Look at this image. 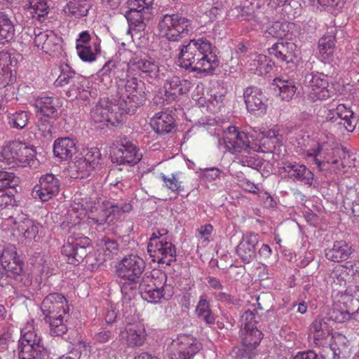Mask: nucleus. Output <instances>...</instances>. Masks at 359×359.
<instances>
[{"label":"nucleus","mask_w":359,"mask_h":359,"mask_svg":"<svg viewBox=\"0 0 359 359\" xmlns=\"http://www.w3.org/2000/svg\"><path fill=\"white\" fill-rule=\"evenodd\" d=\"M175 52L180 66L191 72H210L218 66V60L212 53V43L206 39L190 40L182 44Z\"/></svg>","instance_id":"nucleus-1"},{"label":"nucleus","mask_w":359,"mask_h":359,"mask_svg":"<svg viewBox=\"0 0 359 359\" xmlns=\"http://www.w3.org/2000/svg\"><path fill=\"white\" fill-rule=\"evenodd\" d=\"M41 310L51 335L62 336L67 332L65 323L69 318V308L63 294L54 292L47 295L41 303Z\"/></svg>","instance_id":"nucleus-2"},{"label":"nucleus","mask_w":359,"mask_h":359,"mask_svg":"<svg viewBox=\"0 0 359 359\" xmlns=\"http://www.w3.org/2000/svg\"><path fill=\"white\" fill-rule=\"evenodd\" d=\"M145 266L143 259L135 255L125 257L116 264V274L123 280L121 290L125 299L135 296Z\"/></svg>","instance_id":"nucleus-3"},{"label":"nucleus","mask_w":359,"mask_h":359,"mask_svg":"<svg viewBox=\"0 0 359 359\" xmlns=\"http://www.w3.org/2000/svg\"><path fill=\"white\" fill-rule=\"evenodd\" d=\"M144 83L136 77L126 81L123 88H118L116 96L120 109L127 114H135L136 109L146 100Z\"/></svg>","instance_id":"nucleus-4"},{"label":"nucleus","mask_w":359,"mask_h":359,"mask_svg":"<svg viewBox=\"0 0 359 359\" xmlns=\"http://www.w3.org/2000/svg\"><path fill=\"white\" fill-rule=\"evenodd\" d=\"M160 34L169 41H179L193 31L191 20L180 14L164 15L158 22Z\"/></svg>","instance_id":"nucleus-5"},{"label":"nucleus","mask_w":359,"mask_h":359,"mask_svg":"<svg viewBox=\"0 0 359 359\" xmlns=\"http://www.w3.org/2000/svg\"><path fill=\"white\" fill-rule=\"evenodd\" d=\"M21 336L18 348V359H50L41 337L34 330L24 328Z\"/></svg>","instance_id":"nucleus-6"},{"label":"nucleus","mask_w":359,"mask_h":359,"mask_svg":"<svg viewBox=\"0 0 359 359\" xmlns=\"http://www.w3.org/2000/svg\"><path fill=\"white\" fill-rule=\"evenodd\" d=\"M126 111L121 110L116 98L111 100L100 99L92 108L90 116L95 123L116 126L123 121Z\"/></svg>","instance_id":"nucleus-7"},{"label":"nucleus","mask_w":359,"mask_h":359,"mask_svg":"<svg viewBox=\"0 0 359 359\" xmlns=\"http://www.w3.org/2000/svg\"><path fill=\"white\" fill-rule=\"evenodd\" d=\"M90 243V240L86 236H69L62 247L61 252L67 257L69 264L77 266L78 262L93 250Z\"/></svg>","instance_id":"nucleus-8"},{"label":"nucleus","mask_w":359,"mask_h":359,"mask_svg":"<svg viewBox=\"0 0 359 359\" xmlns=\"http://www.w3.org/2000/svg\"><path fill=\"white\" fill-rule=\"evenodd\" d=\"M201 347V344L191 335H180L172 342L170 359H191Z\"/></svg>","instance_id":"nucleus-9"},{"label":"nucleus","mask_w":359,"mask_h":359,"mask_svg":"<svg viewBox=\"0 0 359 359\" xmlns=\"http://www.w3.org/2000/svg\"><path fill=\"white\" fill-rule=\"evenodd\" d=\"M128 65L139 72L140 76L150 83L158 81L164 77L163 69H161L158 63L151 57L132 58Z\"/></svg>","instance_id":"nucleus-10"},{"label":"nucleus","mask_w":359,"mask_h":359,"mask_svg":"<svg viewBox=\"0 0 359 359\" xmlns=\"http://www.w3.org/2000/svg\"><path fill=\"white\" fill-rule=\"evenodd\" d=\"M147 251L153 262L158 264H165L168 266L176 261V248L169 241L155 242L152 240L151 243H148Z\"/></svg>","instance_id":"nucleus-11"},{"label":"nucleus","mask_w":359,"mask_h":359,"mask_svg":"<svg viewBox=\"0 0 359 359\" xmlns=\"http://www.w3.org/2000/svg\"><path fill=\"white\" fill-rule=\"evenodd\" d=\"M60 187V182L52 173H47L40 177L39 183L33 188L32 196L41 201H48L55 196Z\"/></svg>","instance_id":"nucleus-12"},{"label":"nucleus","mask_w":359,"mask_h":359,"mask_svg":"<svg viewBox=\"0 0 359 359\" xmlns=\"http://www.w3.org/2000/svg\"><path fill=\"white\" fill-rule=\"evenodd\" d=\"M142 157L136 145L126 140L121 141L111 156L113 163L130 165L137 163Z\"/></svg>","instance_id":"nucleus-13"},{"label":"nucleus","mask_w":359,"mask_h":359,"mask_svg":"<svg viewBox=\"0 0 359 359\" xmlns=\"http://www.w3.org/2000/svg\"><path fill=\"white\" fill-rule=\"evenodd\" d=\"M223 142L227 150L232 154L242 151L246 152L251 148L247 133L239 131L235 126H229L224 131Z\"/></svg>","instance_id":"nucleus-14"},{"label":"nucleus","mask_w":359,"mask_h":359,"mask_svg":"<svg viewBox=\"0 0 359 359\" xmlns=\"http://www.w3.org/2000/svg\"><path fill=\"white\" fill-rule=\"evenodd\" d=\"M34 46L38 50L51 55L58 52L61 48V38L50 30L42 31L40 28L34 29Z\"/></svg>","instance_id":"nucleus-15"},{"label":"nucleus","mask_w":359,"mask_h":359,"mask_svg":"<svg viewBox=\"0 0 359 359\" xmlns=\"http://www.w3.org/2000/svg\"><path fill=\"white\" fill-rule=\"evenodd\" d=\"M309 83V96L313 100H325L331 95L328 89V76L323 73L311 74L306 76Z\"/></svg>","instance_id":"nucleus-16"},{"label":"nucleus","mask_w":359,"mask_h":359,"mask_svg":"<svg viewBox=\"0 0 359 359\" xmlns=\"http://www.w3.org/2000/svg\"><path fill=\"white\" fill-rule=\"evenodd\" d=\"M244 101L250 114H264L267 108V98L257 87H248L243 93Z\"/></svg>","instance_id":"nucleus-17"},{"label":"nucleus","mask_w":359,"mask_h":359,"mask_svg":"<svg viewBox=\"0 0 359 359\" xmlns=\"http://www.w3.org/2000/svg\"><path fill=\"white\" fill-rule=\"evenodd\" d=\"M258 245V234L246 233L236 248V254L243 262L250 263L257 258Z\"/></svg>","instance_id":"nucleus-18"},{"label":"nucleus","mask_w":359,"mask_h":359,"mask_svg":"<svg viewBox=\"0 0 359 359\" xmlns=\"http://www.w3.org/2000/svg\"><path fill=\"white\" fill-rule=\"evenodd\" d=\"M164 100L168 103L176 101L178 97L187 93L191 88V83L186 79H181L177 76L168 78L164 83Z\"/></svg>","instance_id":"nucleus-19"},{"label":"nucleus","mask_w":359,"mask_h":359,"mask_svg":"<svg viewBox=\"0 0 359 359\" xmlns=\"http://www.w3.org/2000/svg\"><path fill=\"white\" fill-rule=\"evenodd\" d=\"M282 169L285 176L294 182H302L309 186L313 184L314 175L303 164L287 161L283 163Z\"/></svg>","instance_id":"nucleus-20"},{"label":"nucleus","mask_w":359,"mask_h":359,"mask_svg":"<svg viewBox=\"0 0 359 359\" xmlns=\"http://www.w3.org/2000/svg\"><path fill=\"white\" fill-rule=\"evenodd\" d=\"M156 281L157 279L154 278V276L145 273L138 284L137 289L142 298L148 302L158 303L162 299L160 287Z\"/></svg>","instance_id":"nucleus-21"},{"label":"nucleus","mask_w":359,"mask_h":359,"mask_svg":"<svg viewBox=\"0 0 359 359\" xmlns=\"http://www.w3.org/2000/svg\"><path fill=\"white\" fill-rule=\"evenodd\" d=\"M147 333L142 325H130L121 331L120 339L128 348H137L142 346L147 340Z\"/></svg>","instance_id":"nucleus-22"},{"label":"nucleus","mask_w":359,"mask_h":359,"mask_svg":"<svg viewBox=\"0 0 359 359\" xmlns=\"http://www.w3.org/2000/svg\"><path fill=\"white\" fill-rule=\"evenodd\" d=\"M269 53L287 63L294 62L297 57V46L292 42H278L268 48Z\"/></svg>","instance_id":"nucleus-23"},{"label":"nucleus","mask_w":359,"mask_h":359,"mask_svg":"<svg viewBox=\"0 0 359 359\" xmlns=\"http://www.w3.org/2000/svg\"><path fill=\"white\" fill-rule=\"evenodd\" d=\"M34 105L37 111L43 116L55 118L57 115V109L62 106V102L57 97L42 95L36 100Z\"/></svg>","instance_id":"nucleus-24"},{"label":"nucleus","mask_w":359,"mask_h":359,"mask_svg":"<svg viewBox=\"0 0 359 359\" xmlns=\"http://www.w3.org/2000/svg\"><path fill=\"white\" fill-rule=\"evenodd\" d=\"M77 151L76 143L69 137H60L55 140L53 144V153L55 157L61 161L72 159Z\"/></svg>","instance_id":"nucleus-25"},{"label":"nucleus","mask_w":359,"mask_h":359,"mask_svg":"<svg viewBox=\"0 0 359 359\" xmlns=\"http://www.w3.org/2000/svg\"><path fill=\"white\" fill-rule=\"evenodd\" d=\"M150 125L156 133L160 135L171 133L175 127L172 116L164 111L156 113L151 119Z\"/></svg>","instance_id":"nucleus-26"},{"label":"nucleus","mask_w":359,"mask_h":359,"mask_svg":"<svg viewBox=\"0 0 359 359\" xmlns=\"http://www.w3.org/2000/svg\"><path fill=\"white\" fill-rule=\"evenodd\" d=\"M128 22V29L127 33H130L131 30L136 32H142L144 30L147 23L152 17L151 9L144 10L143 11L126 12L125 15Z\"/></svg>","instance_id":"nucleus-27"},{"label":"nucleus","mask_w":359,"mask_h":359,"mask_svg":"<svg viewBox=\"0 0 359 359\" xmlns=\"http://www.w3.org/2000/svg\"><path fill=\"white\" fill-rule=\"evenodd\" d=\"M330 348L332 351L333 359H345L348 358L351 353L348 340L344 334L338 332L332 334Z\"/></svg>","instance_id":"nucleus-28"},{"label":"nucleus","mask_w":359,"mask_h":359,"mask_svg":"<svg viewBox=\"0 0 359 359\" xmlns=\"http://www.w3.org/2000/svg\"><path fill=\"white\" fill-rule=\"evenodd\" d=\"M351 315L359 312V286L347 287L338 301Z\"/></svg>","instance_id":"nucleus-29"},{"label":"nucleus","mask_w":359,"mask_h":359,"mask_svg":"<svg viewBox=\"0 0 359 359\" xmlns=\"http://www.w3.org/2000/svg\"><path fill=\"white\" fill-rule=\"evenodd\" d=\"M13 223L17 226L18 231L23 233L25 239L36 241L40 226L39 223L35 222L25 215H20L14 219Z\"/></svg>","instance_id":"nucleus-30"},{"label":"nucleus","mask_w":359,"mask_h":359,"mask_svg":"<svg viewBox=\"0 0 359 359\" xmlns=\"http://www.w3.org/2000/svg\"><path fill=\"white\" fill-rule=\"evenodd\" d=\"M353 253V249L345 241H337L330 249L325 250V257L334 262L345 261Z\"/></svg>","instance_id":"nucleus-31"},{"label":"nucleus","mask_w":359,"mask_h":359,"mask_svg":"<svg viewBox=\"0 0 359 359\" xmlns=\"http://www.w3.org/2000/svg\"><path fill=\"white\" fill-rule=\"evenodd\" d=\"M295 25L287 21L274 22L269 25L265 32L266 37L272 36L275 38H287L290 39L293 33Z\"/></svg>","instance_id":"nucleus-32"},{"label":"nucleus","mask_w":359,"mask_h":359,"mask_svg":"<svg viewBox=\"0 0 359 359\" xmlns=\"http://www.w3.org/2000/svg\"><path fill=\"white\" fill-rule=\"evenodd\" d=\"M335 48V36L334 32L327 33L319 40V53L322 60L325 63H329L332 60Z\"/></svg>","instance_id":"nucleus-33"},{"label":"nucleus","mask_w":359,"mask_h":359,"mask_svg":"<svg viewBox=\"0 0 359 359\" xmlns=\"http://www.w3.org/2000/svg\"><path fill=\"white\" fill-rule=\"evenodd\" d=\"M60 69V74L55 82L57 86H65L67 85L70 86L73 83H79L81 81H84L83 76L77 74L67 64L62 65Z\"/></svg>","instance_id":"nucleus-34"},{"label":"nucleus","mask_w":359,"mask_h":359,"mask_svg":"<svg viewBox=\"0 0 359 359\" xmlns=\"http://www.w3.org/2000/svg\"><path fill=\"white\" fill-rule=\"evenodd\" d=\"M15 36V27L7 14L0 12V44L11 41Z\"/></svg>","instance_id":"nucleus-35"},{"label":"nucleus","mask_w":359,"mask_h":359,"mask_svg":"<svg viewBox=\"0 0 359 359\" xmlns=\"http://www.w3.org/2000/svg\"><path fill=\"white\" fill-rule=\"evenodd\" d=\"M262 333L258 329H247L240 330L241 344L245 347L256 349L262 339Z\"/></svg>","instance_id":"nucleus-36"},{"label":"nucleus","mask_w":359,"mask_h":359,"mask_svg":"<svg viewBox=\"0 0 359 359\" xmlns=\"http://www.w3.org/2000/svg\"><path fill=\"white\" fill-rule=\"evenodd\" d=\"M84 81H81L79 83H73L68 90H67L66 95L68 98L71 100L74 99H81L86 100L88 98V95H90L88 89V81L83 76Z\"/></svg>","instance_id":"nucleus-37"},{"label":"nucleus","mask_w":359,"mask_h":359,"mask_svg":"<svg viewBox=\"0 0 359 359\" xmlns=\"http://www.w3.org/2000/svg\"><path fill=\"white\" fill-rule=\"evenodd\" d=\"M84 81H81L79 83H73L68 90H67L66 95L68 98L71 100L74 99H81L86 100L88 98V95H90L88 89V81L83 76Z\"/></svg>","instance_id":"nucleus-38"},{"label":"nucleus","mask_w":359,"mask_h":359,"mask_svg":"<svg viewBox=\"0 0 359 359\" xmlns=\"http://www.w3.org/2000/svg\"><path fill=\"white\" fill-rule=\"evenodd\" d=\"M246 151L248 153L247 155L241 154L235 156L233 162L243 166H247L257 170H259L263 165L262 159L257 157V154H250L248 149Z\"/></svg>","instance_id":"nucleus-39"},{"label":"nucleus","mask_w":359,"mask_h":359,"mask_svg":"<svg viewBox=\"0 0 359 359\" xmlns=\"http://www.w3.org/2000/svg\"><path fill=\"white\" fill-rule=\"evenodd\" d=\"M344 275L349 282L359 277V263L347 262L334 269L333 277Z\"/></svg>","instance_id":"nucleus-40"},{"label":"nucleus","mask_w":359,"mask_h":359,"mask_svg":"<svg viewBox=\"0 0 359 359\" xmlns=\"http://www.w3.org/2000/svg\"><path fill=\"white\" fill-rule=\"evenodd\" d=\"M352 115H353V112L344 104H341L336 108L329 109L326 119L332 123H337L351 117Z\"/></svg>","instance_id":"nucleus-41"},{"label":"nucleus","mask_w":359,"mask_h":359,"mask_svg":"<svg viewBox=\"0 0 359 359\" xmlns=\"http://www.w3.org/2000/svg\"><path fill=\"white\" fill-rule=\"evenodd\" d=\"M351 314L346 310L339 302L333 304L332 308L327 313V318L337 323H341L347 321L351 318Z\"/></svg>","instance_id":"nucleus-42"},{"label":"nucleus","mask_w":359,"mask_h":359,"mask_svg":"<svg viewBox=\"0 0 359 359\" xmlns=\"http://www.w3.org/2000/svg\"><path fill=\"white\" fill-rule=\"evenodd\" d=\"M24 8L33 10L32 18H37L40 21L48 13V9L45 0H29L24 5Z\"/></svg>","instance_id":"nucleus-43"},{"label":"nucleus","mask_w":359,"mask_h":359,"mask_svg":"<svg viewBox=\"0 0 359 359\" xmlns=\"http://www.w3.org/2000/svg\"><path fill=\"white\" fill-rule=\"evenodd\" d=\"M88 224H96L97 227H101L104 224H114V218H111L108 208H102L95 215H92L88 217Z\"/></svg>","instance_id":"nucleus-44"},{"label":"nucleus","mask_w":359,"mask_h":359,"mask_svg":"<svg viewBox=\"0 0 359 359\" xmlns=\"http://www.w3.org/2000/svg\"><path fill=\"white\" fill-rule=\"evenodd\" d=\"M72 168V177L74 178L86 179L90 177L91 172L95 169L90 166L83 158L74 163Z\"/></svg>","instance_id":"nucleus-45"},{"label":"nucleus","mask_w":359,"mask_h":359,"mask_svg":"<svg viewBox=\"0 0 359 359\" xmlns=\"http://www.w3.org/2000/svg\"><path fill=\"white\" fill-rule=\"evenodd\" d=\"M274 81L278 82L277 86L280 90V96L282 100L289 101L294 96L297 87L294 81L289 80L275 79Z\"/></svg>","instance_id":"nucleus-46"},{"label":"nucleus","mask_w":359,"mask_h":359,"mask_svg":"<svg viewBox=\"0 0 359 359\" xmlns=\"http://www.w3.org/2000/svg\"><path fill=\"white\" fill-rule=\"evenodd\" d=\"M18 161L20 163H29L36 156V150L33 147H29L25 143L16 141Z\"/></svg>","instance_id":"nucleus-47"},{"label":"nucleus","mask_w":359,"mask_h":359,"mask_svg":"<svg viewBox=\"0 0 359 359\" xmlns=\"http://www.w3.org/2000/svg\"><path fill=\"white\" fill-rule=\"evenodd\" d=\"M8 124L16 129H23L28 123L29 115L25 111H19L8 114Z\"/></svg>","instance_id":"nucleus-48"},{"label":"nucleus","mask_w":359,"mask_h":359,"mask_svg":"<svg viewBox=\"0 0 359 359\" xmlns=\"http://www.w3.org/2000/svg\"><path fill=\"white\" fill-rule=\"evenodd\" d=\"M90 6L87 4L86 0L80 2H70L67 5L65 12L69 13L71 15L76 18L86 16L88 13Z\"/></svg>","instance_id":"nucleus-49"},{"label":"nucleus","mask_w":359,"mask_h":359,"mask_svg":"<svg viewBox=\"0 0 359 359\" xmlns=\"http://www.w3.org/2000/svg\"><path fill=\"white\" fill-rule=\"evenodd\" d=\"M18 149L16 141H13L8 145L4 147L1 151V156L8 165L14 166L18 161Z\"/></svg>","instance_id":"nucleus-50"},{"label":"nucleus","mask_w":359,"mask_h":359,"mask_svg":"<svg viewBox=\"0 0 359 359\" xmlns=\"http://www.w3.org/2000/svg\"><path fill=\"white\" fill-rule=\"evenodd\" d=\"M23 264L18 259L13 262H8V263L2 265L3 269L6 273V278L11 279H17L18 276H20L23 271Z\"/></svg>","instance_id":"nucleus-51"},{"label":"nucleus","mask_w":359,"mask_h":359,"mask_svg":"<svg viewBox=\"0 0 359 359\" xmlns=\"http://www.w3.org/2000/svg\"><path fill=\"white\" fill-rule=\"evenodd\" d=\"M111 214V218H114V222L115 220L121 219L122 216L125 213L130 212L133 208L130 203H117L110 205L108 208Z\"/></svg>","instance_id":"nucleus-52"},{"label":"nucleus","mask_w":359,"mask_h":359,"mask_svg":"<svg viewBox=\"0 0 359 359\" xmlns=\"http://www.w3.org/2000/svg\"><path fill=\"white\" fill-rule=\"evenodd\" d=\"M90 166L95 168L100 164L101 153L98 148H88L84 151V157L83 158Z\"/></svg>","instance_id":"nucleus-53"},{"label":"nucleus","mask_w":359,"mask_h":359,"mask_svg":"<svg viewBox=\"0 0 359 359\" xmlns=\"http://www.w3.org/2000/svg\"><path fill=\"white\" fill-rule=\"evenodd\" d=\"M102 250L106 259H111L118 252V244L115 240L104 238L101 240Z\"/></svg>","instance_id":"nucleus-54"},{"label":"nucleus","mask_w":359,"mask_h":359,"mask_svg":"<svg viewBox=\"0 0 359 359\" xmlns=\"http://www.w3.org/2000/svg\"><path fill=\"white\" fill-rule=\"evenodd\" d=\"M18 184V179L13 172L0 170V189L14 188Z\"/></svg>","instance_id":"nucleus-55"},{"label":"nucleus","mask_w":359,"mask_h":359,"mask_svg":"<svg viewBox=\"0 0 359 359\" xmlns=\"http://www.w3.org/2000/svg\"><path fill=\"white\" fill-rule=\"evenodd\" d=\"M161 177L165 187L172 191H180L184 189L182 182L180 180L178 174H172L170 177H166L165 175L161 174Z\"/></svg>","instance_id":"nucleus-56"},{"label":"nucleus","mask_w":359,"mask_h":359,"mask_svg":"<svg viewBox=\"0 0 359 359\" xmlns=\"http://www.w3.org/2000/svg\"><path fill=\"white\" fill-rule=\"evenodd\" d=\"M232 353L234 359H252L257 355L256 350L253 348L245 347L242 344L239 347H235Z\"/></svg>","instance_id":"nucleus-57"},{"label":"nucleus","mask_w":359,"mask_h":359,"mask_svg":"<svg viewBox=\"0 0 359 359\" xmlns=\"http://www.w3.org/2000/svg\"><path fill=\"white\" fill-rule=\"evenodd\" d=\"M160 282H163V284L160 287V292L162 299L168 300L175 293V288L172 284L168 283L167 280V276L165 273H161L158 276Z\"/></svg>","instance_id":"nucleus-58"},{"label":"nucleus","mask_w":359,"mask_h":359,"mask_svg":"<svg viewBox=\"0 0 359 359\" xmlns=\"http://www.w3.org/2000/svg\"><path fill=\"white\" fill-rule=\"evenodd\" d=\"M241 330L257 329L256 324V313L252 311H246L241 316Z\"/></svg>","instance_id":"nucleus-59"},{"label":"nucleus","mask_w":359,"mask_h":359,"mask_svg":"<svg viewBox=\"0 0 359 359\" xmlns=\"http://www.w3.org/2000/svg\"><path fill=\"white\" fill-rule=\"evenodd\" d=\"M152 3L153 0H128L127 1V6L128 8V11L127 12H142L144 9L149 10Z\"/></svg>","instance_id":"nucleus-60"},{"label":"nucleus","mask_w":359,"mask_h":359,"mask_svg":"<svg viewBox=\"0 0 359 359\" xmlns=\"http://www.w3.org/2000/svg\"><path fill=\"white\" fill-rule=\"evenodd\" d=\"M19 259L15 246L8 245L3 250L0 256V262L1 266Z\"/></svg>","instance_id":"nucleus-61"},{"label":"nucleus","mask_w":359,"mask_h":359,"mask_svg":"<svg viewBox=\"0 0 359 359\" xmlns=\"http://www.w3.org/2000/svg\"><path fill=\"white\" fill-rule=\"evenodd\" d=\"M76 48L78 55L83 61L91 62L95 60V55L93 53L90 46L76 43Z\"/></svg>","instance_id":"nucleus-62"},{"label":"nucleus","mask_w":359,"mask_h":359,"mask_svg":"<svg viewBox=\"0 0 359 359\" xmlns=\"http://www.w3.org/2000/svg\"><path fill=\"white\" fill-rule=\"evenodd\" d=\"M334 270L330 273L327 282L330 283L332 287L334 290H338L339 292H341L340 287H345L347 282H349V280L346 278L344 275L341 273L340 276H337V277H333Z\"/></svg>","instance_id":"nucleus-63"},{"label":"nucleus","mask_w":359,"mask_h":359,"mask_svg":"<svg viewBox=\"0 0 359 359\" xmlns=\"http://www.w3.org/2000/svg\"><path fill=\"white\" fill-rule=\"evenodd\" d=\"M213 295L217 300L227 304H236L238 302L237 299L226 291H215Z\"/></svg>","instance_id":"nucleus-64"}]
</instances>
